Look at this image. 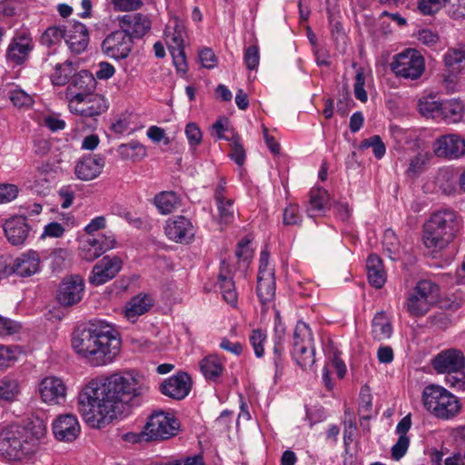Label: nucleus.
I'll list each match as a JSON object with an SVG mask.
<instances>
[{
	"mask_svg": "<svg viewBox=\"0 0 465 465\" xmlns=\"http://www.w3.org/2000/svg\"><path fill=\"white\" fill-rule=\"evenodd\" d=\"M220 284L223 297L226 302L234 306L237 302V292L232 279L221 276Z\"/></svg>",
	"mask_w": 465,
	"mask_h": 465,
	"instance_id": "47",
	"label": "nucleus"
},
{
	"mask_svg": "<svg viewBox=\"0 0 465 465\" xmlns=\"http://www.w3.org/2000/svg\"><path fill=\"white\" fill-rule=\"evenodd\" d=\"M54 438L59 441L72 442L80 435L81 427L75 415L61 414L52 423Z\"/></svg>",
	"mask_w": 465,
	"mask_h": 465,
	"instance_id": "21",
	"label": "nucleus"
},
{
	"mask_svg": "<svg viewBox=\"0 0 465 465\" xmlns=\"http://www.w3.org/2000/svg\"><path fill=\"white\" fill-rule=\"evenodd\" d=\"M439 119L446 124H456L462 120L464 114L463 104L457 99L442 101L439 112Z\"/></svg>",
	"mask_w": 465,
	"mask_h": 465,
	"instance_id": "30",
	"label": "nucleus"
},
{
	"mask_svg": "<svg viewBox=\"0 0 465 465\" xmlns=\"http://www.w3.org/2000/svg\"><path fill=\"white\" fill-rule=\"evenodd\" d=\"M35 47L31 33L27 29H21L15 33L7 49L6 59L15 65L23 64Z\"/></svg>",
	"mask_w": 465,
	"mask_h": 465,
	"instance_id": "14",
	"label": "nucleus"
},
{
	"mask_svg": "<svg viewBox=\"0 0 465 465\" xmlns=\"http://www.w3.org/2000/svg\"><path fill=\"white\" fill-rule=\"evenodd\" d=\"M437 184L442 193L453 195L458 191L457 175L450 168L440 169L436 178Z\"/></svg>",
	"mask_w": 465,
	"mask_h": 465,
	"instance_id": "39",
	"label": "nucleus"
},
{
	"mask_svg": "<svg viewBox=\"0 0 465 465\" xmlns=\"http://www.w3.org/2000/svg\"><path fill=\"white\" fill-rule=\"evenodd\" d=\"M229 131L227 120L219 119L212 125V134L215 135L220 140L232 141L233 136L237 134H232L231 136L225 134Z\"/></svg>",
	"mask_w": 465,
	"mask_h": 465,
	"instance_id": "58",
	"label": "nucleus"
},
{
	"mask_svg": "<svg viewBox=\"0 0 465 465\" xmlns=\"http://www.w3.org/2000/svg\"><path fill=\"white\" fill-rule=\"evenodd\" d=\"M366 267L369 282L377 289L381 288L387 278L381 258L376 254L369 255Z\"/></svg>",
	"mask_w": 465,
	"mask_h": 465,
	"instance_id": "32",
	"label": "nucleus"
},
{
	"mask_svg": "<svg viewBox=\"0 0 465 465\" xmlns=\"http://www.w3.org/2000/svg\"><path fill=\"white\" fill-rule=\"evenodd\" d=\"M72 347L90 364L104 366L111 363L119 353L121 340L112 325L94 322L74 331Z\"/></svg>",
	"mask_w": 465,
	"mask_h": 465,
	"instance_id": "2",
	"label": "nucleus"
},
{
	"mask_svg": "<svg viewBox=\"0 0 465 465\" xmlns=\"http://www.w3.org/2000/svg\"><path fill=\"white\" fill-rule=\"evenodd\" d=\"M251 241L247 238L242 239L237 244L235 251L236 257L243 262H249L252 257V249L250 247Z\"/></svg>",
	"mask_w": 465,
	"mask_h": 465,
	"instance_id": "61",
	"label": "nucleus"
},
{
	"mask_svg": "<svg viewBox=\"0 0 465 465\" xmlns=\"http://www.w3.org/2000/svg\"><path fill=\"white\" fill-rule=\"evenodd\" d=\"M434 156L449 161L465 157V136L456 133L438 136L431 144Z\"/></svg>",
	"mask_w": 465,
	"mask_h": 465,
	"instance_id": "11",
	"label": "nucleus"
},
{
	"mask_svg": "<svg viewBox=\"0 0 465 465\" xmlns=\"http://www.w3.org/2000/svg\"><path fill=\"white\" fill-rule=\"evenodd\" d=\"M329 202V193L322 188L313 189L310 193L309 206L307 213L313 217L317 213L322 212Z\"/></svg>",
	"mask_w": 465,
	"mask_h": 465,
	"instance_id": "41",
	"label": "nucleus"
},
{
	"mask_svg": "<svg viewBox=\"0 0 465 465\" xmlns=\"http://www.w3.org/2000/svg\"><path fill=\"white\" fill-rule=\"evenodd\" d=\"M84 283L81 277L74 275L63 280L57 291L56 299L63 306L78 303L83 297Z\"/></svg>",
	"mask_w": 465,
	"mask_h": 465,
	"instance_id": "18",
	"label": "nucleus"
},
{
	"mask_svg": "<svg viewBox=\"0 0 465 465\" xmlns=\"http://www.w3.org/2000/svg\"><path fill=\"white\" fill-rule=\"evenodd\" d=\"M4 232L7 241L15 246L25 243L29 234V226L24 216H14L5 221Z\"/></svg>",
	"mask_w": 465,
	"mask_h": 465,
	"instance_id": "25",
	"label": "nucleus"
},
{
	"mask_svg": "<svg viewBox=\"0 0 465 465\" xmlns=\"http://www.w3.org/2000/svg\"><path fill=\"white\" fill-rule=\"evenodd\" d=\"M365 75L361 68L358 69L355 75L354 95L361 102L364 103L368 100L367 93L364 89Z\"/></svg>",
	"mask_w": 465,
	"mask_h": 465,
	"instance_id": "55",
	"label": "nucleus"
},
{
	"mask_svg": "<svg viewBox=\"0 0 465 465\" xmlns=\"http://www.w3.org/2000/svg\"><path fill=\"white\" fill-rule=\"evenodd\" d=\"M407 154L408 163L404 173L407 178L411 180L417 179L425 172L434 155L433 153L424 146L420 141H415L407 149Z\"/></svg>",
	"mask_w": 465,
	"mask_h": 465,
	"instance_id": "16",
	"label": "nucleus"
},
{
	"mask_svg": "<svg viewBox=\"0 0 465 465\" xmlns=\"http://www.w3.org/2000/svg\"><path fill=\"white\" fill-rule=\"evenodd\" d=\"M359 147L361 150L371 148L373 154L377 159H381L386 152L385 144L379 135H373L361 141Z\"/></svg>",
	"mask_w": 465,
	"mask_h": 465,
	"instance_id": "46",
	"label": "nucleus"
},
{
	"mask_svg": "<svg viewBox=\"0 0 465 465\" xmlns=\"http://www.w3.org/2000/svg\"><path fill=\"white\" fill-rule=\"evenodd\" d=\"M200 370L207 380H215L223 371V365L216 355H208L200 361Z\"/></svg>",
	"mask_w": 465,
	"mask_h": 465,
	"instance_id": "40",
	"label": "nucleus"
},
{
	"mask_svg": "<svg viewBox=\"0 0 465 465\" xmlns=\"http://www.w3.org/2000/svg\"><path fill=\"white\" fill-rule=\"evenodd\" d=\"M282 219L285 225H300L302 216L300 214L299 206L296 204L288 205L284 209Z\"/></svg>",
	"mask_w": 465,
	"mask_h": 465,
	"instance_id": "56",
	"label": "nucleus"
},
{
	"mask_svg": "<svg viewBox=\"0 0 465 465\" xmlns=\"http://www.w3.org/2000/svg\"><path fill=\"white\" fill-rule=\"evenodd\" d=\"M9 98L16 107H30L33 104V98L24 90L15 88L10 91Z\"/></svg>",
	"mask_w": 465,
	"mask_h": 465,
	"instance_id": "49",
	"label": "nucleus"
},
{
	"mask_svg": "<svg viewBox=\"0 0 465 465\" xmlns=\"http://www.w3.org/2000/svg\"><path fill=\"white\" fill-rule=\"evenodd\" d=\"M153 305V299L140 293L128 301L124 309V316L131 322H135L139 316L147 312Z\"/></svg>",
	"mask_w": 465,
	"mask_h": 465,
	"instance_id": "28",
	"label": "nucleus"
},
{
	"mask_svg": "<svg viewBox=\"0 0 465 465\" xmlns=\"http://www.w3.org/2000/svg\"><path fill=\"white\" fill-rule=\"evenodd\" d=\"M115 244L116 240L113 234H103L96 238L90 237L82 242L81 255L85 261L92 262L114 249Z\"/></svg>",
	"mask_w": 465,
	"mask_h": 465,
	"instance_id": "19",
	"label": "nucleus"
},
{
	"mask_svg": "<svg viewBox=\"0 0 465 465\" xmlns=\"http://www.w3.org/2000/svg\"><path fill=\"white\" fill-rule=\"evenodd\" d=\"M219 221L221 223L229 224L234 219L233 201L232 199H225L216 201Z\"/></svg>",
	"mask_w": 465,
	"mask_h": 465,
	"instance_id": "45",
	"label": "nucleus"
},
{
	"mask_svg": "<svg viewBox=\"0 0 465 465\" xmlns=\"http://www.w3.org/2000/svg\"><path fill=\"white\" fill-rule=\"evenodd\" d=\"M446 384L450 387L458 390L465 391V372L463 371H453L447 374L445 378Z\"/></svg>",
	"mask_w": 465,
	"mask_h": 465,
	"instance_id": "60",
	"label": "nucleus"
},
{
	"mask_svg": "<svg viewBox=\"0 0 465 465\" xmlns=\"http://www.w3.org/2000/svg\"><path fill=\"white\" fill-rule=\"evenodd\" d=\"M257 295L262 304L272 301L275 295L274 274L266 272L263 276H258Z\"/></svg>",
	"mask_w": 465,
	"mask_h": 465,
	"instance_id": "38",
	"label": "nucleus"
},
{
	"mask_svg": "<svg viewBox=\"0 0 465 465\" xmlns=\"http://www.w3.org/2000/svg\"><path fill=\"white\" fill-rule=\"evenodd\" d=\"M37 391L42 402L48 406L62 405L66 401L67 386L57 376L49 375L38 382Z\"/></svg>",
	"mask_w": 465,
	"mask_h": 465,
	"instance_id": "12",
	"label": "nucleus"
},
{
	"mask_svg": "<svg viewBox=\"0 0 465 465\" xmlns=\"http://www.w3.org/2000/svg\"><path fill=\"white\" fill-rule=\"evenodd\" d=\"M292 357L304 370L315 362V348L312 332L307 323L298 322L293 332Z\"/></svg>",
	"mask_w": 465,
	"mask_h": 465,
	"instance_id": "8",
	"label": "nucleus"
},
{
	"mask_svg": "<svg viewBox=\"0 0 465 465\" xmlns=\"http://www.w3.org/2000/svg\"><path fill=\"white\" fill-rule=\"evenodd\" d=\"M65 37V30L63 26H50L48 27L41 37V43L44 45L51 47L59 44Z\"/></svg>",
	"mask_w": 465,
	"mask_h": 465,
	"instance_id": "43",
	"label": "nucleus"
},
{
	"mask_svg": "<svg viewBox=\"0 0 465 465\" xmlns=\"http://www.w3.org/2000/svg\"><path fill=\"white\" fill-rule=\"evenodd\" d=\"M447 0H419L418 9L424 15H430L440 11Z\"/></svg>",
	"mask_w": 465,
	"mask_h": 465,
	"instance_id": "52",
	"label": "nucleus"
},
{
	"mask_svg": "<svg viewBox=\"0 0 465 465\" xmlns=\"http://www.w3.org/2000/svg\"><path fill=\"white\" fill-rule=\"evenodd\" d=\"M153 465H205L201 455H194L183 460L169 459L154 463Z\"/></svg>",
	"mask_w": 465,
	"mask_h": 465,
	"instance_id": "59",
	"label": "nucleus"
},
{
	"mask_svg": "<svg viewBox=\"0 0 465 465\" xmlns=\"http://www.w3.org/2000/svg\"><path fill=\"white\" fill-rule=\"evenodd\" d=\"M431 364L437 373L450 374L465 369V356L460 350L446 349L433 358Z\"/></svg>",
	"mask_w": 465,
	"mask_h": 465,
	"instance_id": "17",
	"label": "nucleus"
},
{
	"mask_svg": "<svg viewBox=\"0 0 465 465\" xmlns=\"http://www.w3.org/2000/svg\"><path fill=\"white\" fill-rule=\"evenodd\" d=\"M153 203L161 214L173 213L179 205L178 195L172 191H164L155 195Z\"/></svg>",
	"mask_w": 465,
	"mask_h": 465,
	"instance_id": "37",
	"label": "nucleus"
},
{
	"mask_svg": "<svg viewBox=\"0 0 465 465\" xmlns=\"http://www.w3.org/2000/svg\"><path fill=\"white\" fill-rule=\"evenodd\" d=\"M417 38L420 43L430 47L434 46L440 40L438 34L430 29H422L419 31Z\"/></svg>",
	"mask_w": 465,
	"mask_h": 465,
	"instance_id": "64",
	"label": "nucleus"
},
{
	"mask_svg": "<svg viewBox=\"0 0 465 465\" xmlns=\"http://www.w3.org/2000/svg\"><path fill=\"white\" fill-rule=\"evenodd\" d=\"M21 384L15 377L6 375L0 379V401L13 402L18 400Z\"/></svg>",
	"mask_w": 465,
	"mask_h": 465,
	"instance_id": "35",
	"label": "nucleus"
},
{
	"mask_svg": "<svg viewBox=\"0 0 465 465\" xmlns=\"http://www.w3.org/2000/svg\"><path fill=\"white\" fill-rule=\"evenodd\" d=\"M164 232L168 239L179 243H189L194 237L195 229L184 216H176L166 221Z\"/></svg>",
	"mask_w": 465,
	"mask_h": 465,
	"instance_id": "20",
	"label": "nucleus"
},
{
	"mask_svg": "<svg viewBox=\"0 0 465 465\" xmlns=\"http://www.w3.org/2000/svg\"><path fill=\"white\" fill-rule=\"evenodd\" d=\"M119 23L121 29L126 31L131 39L143 36L151 28L150 20L141 14L124 15L119 18Z\"/></svg>",
	"mask_w": 465,
	"mask_h": 465,
	"instance_id": "26",
	"label": "nucleus"
},
{
	"mask_svg": "<svg viewBox=\"0 0 465 465\" xmlns=\"http://www.w3.org/2000/svg\"><path fill=\"white\" fill-rule=\"evenodd\" d=\"M117 153L122 159L133 162H140L147 155L146 147L135 140L120 144Z\"/></svg>",
	"mask_w": 465,
	"mask_h": 465,
	"instance_id": "36",
	"label": "nucleus"
},
{
	"mask_svg": "<svg viewBox=\"0 0 465 465\" xmlns=\"http://www.w3.org/2000/svg\"><path fill=\"white\" fill-rule=\"evenodd\" d=\"M161 392L174 400H182L185 398L191 390V379L184 373L181 372L170 377L161 384Z\"/></svg>",
	"mask_w": 465,
	"mask_h": 465,
	"instance_id": "23",
	"label": "nucleus"
},
{
	"mask_svg": "<svg viewBox=\"0 0 465 465\" xmlns=\"http://www.w3.org/2000/svg\"><path fill=\"white\" fill-rule=\"evenodd\" d=\"M104 163V158L100 155L83 157L75 163L74 174L79 180L92 181L102 173Z\"/></svg>",
	"mask_w": 465,
	"mask_h": 465,
	"instance_id": "24",
	"label": "nucleus"
},
{
	"mask_svg": "<svg viewBox=\"0 0 465 465\" xmlns=\"http://www.w3.org/2000/svg\"><path fill=\"white\" fill-rule=\"evenodd\" d=\"M184 132L191 147H196L201 143L203 133L195 123L187 124Z\"/></svg>",
	"mask_w": 465,
	"mask_h": 465,
	"instance_id": "54",
	"label": "nucleus"
},
{
	"mask_svg": "<svg viewBox=\"0 0 465 465\" xmlns=\"http://www.w3.org/2000/svg\"><path fill=\"white\" fill-rule=\"evenodd\" d=\"M243 60L247 69L256 70L260 63V52L257 45H251L244 51Z\"/></svg>",
	"mask_w": 465,
	"mask_h": 465,
	"instance_id": "53",
	"label": "nucleus"
},
{
	"mask_svg": "<svg viewBox=\"0 0 465 465\" xmlns=\"http://www.w3.org/2000/svg\"><path fill=\"white\" fill-rule=\"evenodd\" d=\"M41 271V257L38 252L28 250L22 252L3 270L5 276L30 277Z\"/></svg>",
	"mask_w": 465,
	"mask_h": 465,
	"instance_id": "13",
	"label": "nucleus"
},
{
	"mask_svg": "<svg viewBox=\"0 0 465 465\" xmlns=\"http://www.w3.org/2000/svg\"><path fill=\"white\" fill-rule=\"evenodd\" d=\"M111 3L114 10L120 12L134 11L140 8L142 5L140 0H111Z\"/></svg>",
	"mask_w": 465,
	"mask_h": 465,
	"instance_id": "62",
	"label": "nucleus"
},
{
	"mask_svg": "<svg viewBox=\"0 0 465 465\" xmlns=\"http://www.w3.org/2000/svg\"><path fill=\"white\" fill-rule=\"evenodd\" d=\"M64 227L56 222L50 223L44 227L41 238L52 237L59 238L64 233Z\"/></svg>",
	"mask_w": 465,
	"mask_h": 465,
	"instance_id": "63",
	"label": "nucleus"
},
{
	"mask_svg": "<svg viewBox=\"0 0 465 465\" xmlns=\"http://www.w3.org/2000/svg\"><path fill=\"white\" fill-rule=\"evenodd\" d=\"M397 76L405 79H419L425 71L423 56L415 49H407L395 55L391 64Z\"/></svg>",
	"mask_w": 465,
	"mask_h": 465,
	"instance_id": "10",
	"label": "nucleus"
},
{
	"mask_svg": "<svg viewBox=\"0 0 465 465\" xmlns=\"http://www.w3.org/2000/svg\"><path fill=\"white\" fill-rule=\"evenodd\" d=\"M250 343L252 344L255 355L260 358L263 355V344L266 341V333L261 330L256 329L252 331L249 337Z\"/></svg>",
	"mask_w": 465,
	"mask_h": 465,
	"instance_id": "51",
	"label": "nucleus"
},
{
	"mask_svg": "<svg viewBox=\"0 0 465 465\" xmlns=\"http://www.w3.org/2000/svg\"><path fill=\"white\" fill-rule=\"evenodd\" d=\"M446 67L459 74H465V45L449 48L443 55Z\"/></svg>",
	"mask_w": 465,
	"mask_h": 465,
	"instance_id": "33",
	"label": "nucleus"
},
{
	"mask_svg": "<svg viewBox=\"0 0 465 465\" xmlns=\"http://www.w3.org/2000/svg\"><path fill=\"white\" fill-rule=\"evenodd\" d=\"M95 82L86 71L79 73L65 90L69 111L82 117H95L107 111L109 104L101 94L91 92Z\"/></svg>",
	"mask_w": 465,
	"mask_h": 465,
	"instance_id": "3",
	"label": "nucleus"
},
{
	"mask_svg": "<svg viewBox=\"0 0 465 465\" xmlns=\"http://www.w3.org/2000/svg\"><path fill=\"white\" fill-rule=\"evenodd\" d=\"M410 442L408 436L399 437L396 443L391 447V458L394 460H400L407 453Z\"/></svg>",
	"mask_w": 465,
	"mask_h": 465,
	"instance_id": "57",
	"label": "nucleus"
},
{
	"mask_svg": "<svg viewBox=\"0 0 465 465\" xmlns=\"http://www.w3.org/2000/svg\"><path fill=\"white\" fill-rule=\"evenodd\" d=\"M65 37L69 49L75 54L84 51L89 43L87 29L81 23L74 25L73 30L68 35L65 34Z\"/></svg>",
	"mask_w": 465,
	"mask_h": 465,
	"instance_id": "31",
	"label": "nucleus"
},
{
	"mask_svg": "<svg viewBox=\"0 0 465 465\" xmlns=\"http://www.w3.org/2000/svg\"><path fill=\"white\" fill-rule=\"evenodd\" d=\"M462 227L461 216L451 209L434 212L423 225L422 242L427 249L439 252L449 246Z\"/></svg>",
	"mask_w": 465,
	"mask_h": 465,
	"instance_id": "4",
	"label": "nucleus"
},
{
	"mask_svg": "<svg viewBox=\"0 0 465 465\" xmlns=\"http://www.w3.org/2000/svg\"><path fill=\"white\" fill-rule=\"evenodd\" d=\"M45 63L52 66L54 72L50 75V79L54 85L62 86L68 83L70 77L74 74L75 68L70 60L54 61L52 55H48Z\"/></svg>",
	"mask_w": 465,
	"mask_h": 465,
	"instance_id": "29",
	"label": "nucleus"
},
{
	"mask_svg": "<svg viewBox=\"0 0 465 465\" xmlns=\"http://www.w3.org/2000/svg\"><path fill=\"white\" fill-rule=\"evenodd\" d=\"M437 285L430 281L422 280L408 293L404 307L412 317H420L426 314L435 301L434 293Z\"/></svg>",
	"mask_w": 465,
	"mask_h": 465,
	"instance_id": "9",
	"label": "nucleus"
},
{
	"mask_svg": "<svg viewBox=\"0 0 465 465\" xmlns=\"http://www.w3.org/2000/svg\"><path fill=\"white\" fill-rule=\"evenodd\" d=\"M442 101L437 99L435 95L430 94L421 97L418 102V109L424 117L434 120L439 119L440 107Z\"/></svg>",
	"mask_w": 465,
	"mask_h": 465,
	"instance_id": "42",
	"label": "nucleus"
},
{
	"mask_svg": "<svg viewBox=\"0 0 465 465\" xmlns=\"http://www.w3.org/2000/svg\"><path fill=\"white\" fill-rule=\"evenodd\" d=\"M371 334L377 341H384L391 336V322L384 312H379L374 315L371 324Z\"/></svg>",
	"mask_w": 465,
	"mask_h": 465,
	"instance_id": "34",
	"label": "nucleus"
},
{
	"mask_svg": "<svg viewBox=\"0 0 465 465\" xmlns=\"http://www.w3.org/2000/svg\"><path fill=\"white\" fill-rule=\"evenodd\" d=\"M148 391L132 372H117L90 381L78 394V410L93 428L109 423L124 405H134Z\"/></svg>",
	"mask_w": 465,
	"mask_h": 465,
	"instance_id": "1",
	"label": "nucleus"
},
{
	"mask_svg": "<svg viewBox=\"0 0 465 465\" xmlns=\"http://www.w3.org/2000/svg\"><path fill=\"white\" fill-rule=\"evenodd\" d=\"M421 401L427 411L439 420H451L461 411L458 397L440 385L426 386L422 391Z\"/></svg>",
	"mask_w": 465,
	"mask_h": 465,
	"instance_id": "6",
	"label": "nucleus"
},
{
	"mask_svg": "<svg viewBox=\"0 0 465 465\" xmlns=\"http://www.w3.org/2000/svg\"><path fill=\"white\" fill-rule=\"evenodd\" d=\"M38 450V439L25 428L10 425L0 431V454L13 461L30 459Z\"/></svg>",
	"mask_w": 465,
	"mask_h": 465,
	"instance_id": "5",
	"label": "nucleus"
},
{
	"mask_svg": "<svg viewBox=\"0 0 465 465\" xmlns=\"http://www.w3.org/2000/svg\"><path fill=\"white\" fill-rule=\"evenodd\" d=\"M101 48L107 57L116 61L124 60L132 52L133 40L126 31L116 30L104 39Z\"/></svg>",
	"mask_w": 465,
	"mask_h": 465,
	"instance_id": "15",
	"label": "nucleus"
},
{
	"mask_svg": "<svg viewBox=\"0 0 465 465\" xmlns=\"http://www.w3.org/2000/svg\"><path fill=\"white\" fill-rule=\"evenodd\" d=\"M187 36L183 21L178 17L171 18L164 30V41L169 50L184 48Z\"/></svg>",
	"mask_w": 465,
	"mask_h": 465,
	"instance_id": "27",
	"label": "nucleus"
},
{
	"mask_svg": "<svg viewBox=\"0 0 465 465\" xmlns=\"http://www.w3.org/2000/svg\"><path fill=\"white\" fill-rule=\"evenodd\" d=\"M180 430V422L172 413L163 411L153 412L148 419L141 436L127 434L126 440L136 441L139 437L145 440H163L175 436Z\"/></svg>",
	"mask_w": 465,
	"mask_h": 465,
	"instance_id": "7",
	"label": "nucleus"
},
{
	"mask_svg": "<svg viewBox=\"0 0 465 465\" xmlns=\"http://www.w3.org/2000/svg\"><path fill=\"white\" fill-rule=\"evenodd\" d=\"M382 244L384 249H386L391 254V259H396V257H392V255H397L400 252V243L395 232L388 229L384 232Z\"/></svg>",
	"mask_w": 465,
	"mask_h": 465,
	"instance_id": "50",
	"label": "nucleus"
},
{
	"mask_svg": "<svg viewBox=\"0 0 465 465\" xmlns=\"http://www.w3.org/2000/svg\"><path fill=\"white\" fill-rule=\"evenodd\" d=\"M20 353L16 346L0 345V369H6L15 364Z\"/></svg>",
	"mask_w": 465,
	"mask_h": 465,
	"instance_id": "44",
	"label": "nucleus"
},
{
	"mask_svg": "<svg viewBox=\"0 0 465 465\" xmlns=\"http://www.w3.org/2000/svg\"><path fill=\"white\" fill-rule=\"evenodd\" d=\"M231 153L230 158L238 165L242 166L245 163L246 153L243 145L240 142L239 136H233V140L231 141Z\"/></svg>",
	"mask_w": 465,
	"mask_h": 465,
	"instance_id": "48",
	"label": "nucleus"
},
{
	"mask_svg": "<svg viewBox=\"0 0 465 465\" xmlns=\"http://www.w3.org/2000/svg\"><path fill=\"white\" fill-rule=\"evenodd\" d=\"M122 261L117 256H104L94 267L90 275V282L94 285H102L120 272Z\"/></svg>",
	"mask_w": 465,
	"mask_h": 465,
	"instance_id": "22",
	"label": "nucleus"
}]
</instances>
